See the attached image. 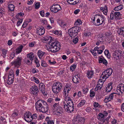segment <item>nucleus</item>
Segmentation results:
<instances>
[{
  "mask_svg": "<svg viewBox=\"0 0 124 124\" xmlns=\"http://www.w3.org/2000/svg\"><path fill=\"white\" fill-rule=\"evenodd\" d=\"M115 94V93H113L109 95L106 96L104 100V102L105 103H107L111 101L113 98L114 94Z\"/></svg>",
  "mask_w": 124,
  "mask_h": 124,
  "instance_id": "16",
  "label": "nucleus"
},
{
  "mask_svg": "<svg viewBox=\"0 0 124 124\" xmlns=\"http://www.w3.org/2000/svg\"><path fill=\"white\" fill-rule=\"evenodd\" d=\"M104 53L106 55H107V57L109 59L110 58V54L109 53V51L107 50H105L104 52Z\"/></svg>",
  "mask_w": 124,
  "mask_h": 124,
  "instance_id": "36",
  "label": "nucleus"
},
{
  "mask_svg": "<svg viewBox=\"0 0 124 124\" xmlns=\"http://www.w3.org/2000/svg\"><path fill=\"white\" fill-rule=\"evenodd\" d=\"M45 52L40 50L38 51V55L39 58L41 59L42 57L45 54Z\"/></svg>",
  "mask_w": 124,
  "mask_h": 124,
  "instance_id": "29",
  "label": "nucleus"
},
{
  "mask_svg": "<svg viewBox=\"0 0 124 124\" xmlns=\"http://www.w3.org/2000/svg\"><path fill=\"white\" fill-rule=\"evenodd\" d=\"M36 33L39 35H41L45 33V30L44 28L42 26L38 27L36 30Z\"/></svg>",
  "mask_w": 124,
  "mask_h": 124,
  "instance_id": "14",
  "label": "nucleus"
},
{
  "mask_svg": "<svg viewBox=\"0 0 124 124\" xmlns=\"http://www.w3.org/2000/svg\"><path fill=\"white\" fill-rule=\"evenodd\" d=\"M100 10L103 12V13L104 15H107L108 12V9L106 6H105L104 7H101Z\"/></svg>",
  "mask_w": 124,
  "mask_h": 124,
  "instance_id": "23",
  "label": "nucleus"
},
{
  "mask_svg": "<svg viewBox=\"0 0 124 124\" xmlns=\"http://www.w3.org/2000/svg\"><path fill=\"white\" fill-rule=\"evenodd\" d=\"M53 33L59 37H61L62 35V32L61 31H58L55 30L53 31Z\"/></svg>",
  "mask_w": 124,
  "mask_h": 124,
  "instance_id": "30",
  "label": "nucleus"
},
{
  "mask_svg": "<svg viewBox=\"0 0 124 124\" xmlns=\"http://www.w3.org/2000/svg\"><path fill=\"white\" fill-rule=\"evenodd\" d=\"M93 23L94 24L96 25L99 26L102 24L103 23H105V18L102 15L100 16L95 21V18L94 17V19L93 20Z\"/></svg>",
  "mask_w": 124,
  "mask_h": 124,
  "instance_id": "6",
  "label": "nucleus"
},
{
  "mask_svg": "<svg viewBox=\"0 0 124 124\" xmlns=\"http://www.w3.org/2000/svg\"><path fill=\"white\" fill-rule=\"evenodd\" d=\"M40 7V3H36L35 5V8L36 9H38Z\"/></svg>",
  "mask_w": 124,
  "mask_h": 124,
  "instance_id": "64",
  "label": "nucleus"
},
{
  "mask_svg": "<svg viewBox=\"0 0 124 124\" xmlns=\"http://www.w3.org/2000/svg\"><path fill=\"white\" fill-rule=\"evenodd\" d=\"M32 72L33 73H38L39 72L38 70L36 68L33 69L32 71Z\"/></svg>",
  "mask_w": 124,
  "mask_h": 124,
  "instance_id": "58",
  "label": "nucleus"
},
{
  "mask_svg": "<svg viewBox=\"0 0 124 124\" xmlns=\"http://www.w3.org/2000/svg\"><path fill=\"white\" fill-rule=\"evenodd\" d=\"M62 9L61 7L59 5L54 4L52 6L50 10L52 12L55 13L61 10Z\"/></svg>",
  "mask_w": 124,
  "mask_h": 124,
  "instance_id": "10",
  "label": "nucleus"
},
{
  "mask_svg": "<svg viewBox=\"0 0 124 124\" xmlns=\"http://www.w3.org/2000/svg\"><path fill=\"white\" fill-rule=\"evenodd\" d=\"M35 108L38 111L43 113L47 112L48 110V105L46 102L43 100H39L35 104Z\"/></svg>",
  "mask_w": 124,
  "mask_h": 124,
  "instance_id": "2",
  "label": "nucleus"
},
{
  "mask_svg": "<svg viewBox=\"0 0 124 124\" xmlns=\"http://www.w3.org/2000/svg\"><path fill=\"white\" fill-rule=\"evenodd\" d=\"M76 68V65L75 64L72 65L70 68V70L73 71L74 70L75 68Z\"/></svg>",
  "mask_w": 124,
  "mask_h": 124,
  "instance_id": "46",
  "label": "nucleus"
},
{
  "mask_svg": "<svg viewBox=\"0 0 124 124\" xmlns=\"http://www.w3.org/2000/svg\"><path fill=\"white\" fill-rule=\"evenodd\" d=\"M71 88L69 86L66 85L64 88L63 94L64 101L63 104V106L66 111L71 113L74 110L73 104L70 99L68 96L69 92Z\"/></svg>",
  "mask_w": 124,
  "mask_h": 124,
  "instance_id": "1",
  "label": "nucleus"
},
{
  "mask_svg": "<svg viewBox=\"0 0 124 124\" xmlns=\"http://www.w3.org/2000/svg\"><path fill=\"white\" fill-rule=\"evenodd\" d=\"M81 29V28L78 26L71 28L69 30V34L71 37H74L80 31Z\"/></svg>",
  "mask_w": 124,
  "mask_h": 124,
  "instance_id": "5",
  "label": "nucleus"
},
{
  "mask_svg": "<svg viewBox=\"0 0 124 124\" xmlns=\"http://www.w3.org/2000/svg\"><path fill=\"white\" fill-rule=\"evenodd\" d=\"M28 24V23L25 21L24 22L22 26V27L23 28H24Z\"/></svg>",
  "mask_w": 124,
  "mask_h": 124,
  "instance_id": "63",
  "label": "nucleus"
},
{
  "mask_svg": "<svg viewBox=\"0 0 124 124\" xmlns=\"http://www.w3.org/2000/svg\"><path fill=\"white\" fill-rule=\"evenodd\" d=\"M113 58L114 59L118 60L119 59V57L114 52L113 54Z\"/></svg>",
  "mask_w": 124,
  "mask_h": 124,
  "instance_id": "42",
  "label": "nucleus"
},
{
  "mask_svg": "<svg viewBox=\"0 0 124 124\" xmlns=\"http://www.w3.org/2000/svg\"><path fill=\"white\" fill-rule=\"evenodd\" d=\"M93 105L94 107L95 108H98L99 107V104L98 103L96 102H94L93 103Z\"/></svg>",
  "mask_w": 124,
  "mask_h": 124,
  "instance_id": "56",
  "label": "nucleus"
},
{
  "mask_svg": "<svg viewBox=\"0 0 124 124\" xmlns=\"http://www.w3.org/2000/svg\"><path fill=\"white\" fill-rule=\"evenodd\" d=\"M13 78L8 77V79L7 81V83L8 85H10L13 83Z\"/></svg>",
  "mask_w": 124,
  "mask_h": 124,
  "instance_id": "38",
  "label": "nucleus"
},
{
  "mask_svg": "<svg viewBox=\"0 0 124 124\" xmlns=\"http://www.w3.org/2000/svg\"><path fill=\"white\" fill-rule=\"evenodd\" d=\"M102 86L98 84L95 89V91H97L98 90H100Z\"/></svg>",
  "mask_w": 124,
  "mask_h": 124,
  "instance_id": "44",
  "label": "nucleus"
},
{
  "mask_svg": "<svg viewBox=\"0 0 124 124\" xmlns=\"http://www.w3.org/2000/svg\"><path fill=\"white\" fill-rule=\"evenodd\" d=\"M27 57L32 61L36 58V55L34 54L32 52H31L30 53L27 54L26 55Z\"/></svg>",
  "mask_w": 124,
  "mask_h": 124,
  "instance_id": "19",
  "label": "nucleus"
},
{
  "mask_svg": "<svg viewBox=\"0 0 124 124\" xmlns=\"http://www.w3.org/2000/svg\"><path fill=\"white\" fill-rule=\"evenodd\" d=\"M85 119L82 117L77 116L72 120V122L74 124H83L85 122Z\"/></svg>",
  "mask_w": 124,
  "mask_h": 124,
  "instance_id": "9",
  "label": "nucleus"
},
{
  "mask_svg": "<svg viewBox=\"0 0 124 124\" xmlns=\"http://www.w3.org/2000/svg\"><path fill=\"white\" fill-rule=\"evenodd\" d=\"M35 62L36 64L37 65L36 67H39L40 66V64L38 60L37 59H36L35 60Z\"/></svg>",
  "mask_w": 124,
  "mask_h": 124,
  "instance_id": "61",
  "label": "nucleus"
},
{
  "mask_svg": "<svg viewBox=\"0 0 124 124\" xmlns=\"http://www.w3.org/2000/svg\"><path fill=\"white\" fill-rule=\"evenodd\" d=\"M105 48V47L104 46H101L98 47V46H96L94 48V49H98L100 50H101L103 51L104 49Z\"/></svg>",
  "mask_w": 124,
  "mask_h": 124,
  "instance_id": "39",
  "label": "nucleus"
},
{
  "mask_svg": "<svg viewBox=\"0 0 124 124\" xmlns=\"http://www.w3.org/2000/svg\"><path fill=\"white\" fill-rule=\"evenodd\" d=\"M23 21V19H21L17 22V26H19L20 24L22 23Z\"/></svg>",
  "mask_w": 124,
  "mask_h": 124,
  "instance_id": "59",
  "label": "nucleus"
},
{
  "mask_svg": "<svg viewBox=\"0 0 124 124\" xmlns=\"http://www.w3.org/2000/svg\"><path fill=\"white\" fill-rule=\"evenodd\" d=\"M24 119L28 122H31L32 120L31 117V113L30 112H26L24 115Z\"/></svg>",
  "mask_w": 124,
  "mask_h": 124,
  "instance_id": "13",
  "label": "nucleus"
},
{
  "mask_svg": "<svg viewBox=\"0 0 124 124\" xmlns=\"http://www.w3.org/2000/svg\"><path fill=\"white\" fill-rule=\"evenodd\" d=\"M112 72V70L111 69H108L102 73L100 78L102 79H106L110 76Z\"/></svg>",
  "mask_w": 124,
  "mask_h": 124,
  "instance_id": "8",
  "label": "nucleus"
},
{
  "mask_svg": "<svg viewBox=\"0 0 124 124\" xmlns=\"http://www.w3.org/2000/svg\"><path fill=\"white\" fill-rule=\"evenodd\" d=\"M89 89L88 88L83 89L82 91L83 94H87L88 92Z\"/></svg>",
  "mask_w": 124,
  "mask_h": 124,
  "instance_id": "45",
  "label": "nucleus"
},
{
  "mask_svg": "<svg viewBox=\"0 0 124 124\" xmlns=\"http://www.w3.org/2000/svg\"><path fill=\"white\" fill-rule=\"evenodd\" d=\"M96 50H95V49L93 50H91L90 51L91 52L92 54L94 56H96L97 55V53L96 52Z\"/></svg>",
  "mask_w": 124,
  "mask_h": 124,
  "instance_id": "54",
  "label": "nucleus"
},
{
  "mask_svg": "<svg viewBox=\"0 0 124 124\" xmlns=\"http://www.w3.org/2000/svg\"><path fill=\"white\" fill-rule=\"evenodd\" d=\"M46 46L50 49L51 52L53 53L59 51L61 47L60 43L58 41H54L49 42L47 44Z\"/></svg>",
  "mask_w": 124,
  "mask_h": 124,
  "instance_id": "3",
  "label": "nucleus"
},
{
  "mask_svg": "<svg viewBox=\"0 0 124 124\" xmlns=\"http://www.w3.org/2000/svg\"><path fill=\"white\" fill-rule=\"evenodd\" d=\"M8 8L9 10L11 11H13L14 9V6L12 4H10L8 6Z\"/></svg>",
  "mask_w": 124,
  "mask_h": 124,
  "instance_id": "34",
  "label": "nucleus"
},
{
  "mask_svg": "<svg viewBox=\"0 0 124 124\" xmlns=\"http://www.w3.org/2000/svg\"><path fill=\"white\" fill-rule=\"evenodd\" d=\"M86 102V101L84 100H82L80 103L78 104V107H81L84 105Z\"/></svg>",
  "mask_w": 124,
  "mask_h": 124,
  "instance_id": "32",
  "label": "nucleus"
},
{
  "mask_svg": "<svg viewBox=\"0 0 124 124\" xmlns=\"http://www.w3.org/2000/svg\"><path fill=\"white\" fill-rule=\"evenodd\" d=\"M90 96L92 98L95 95V94L93 90H91L90 92Z\"/></svg>",
  "mask_w": 124,
  "mask_h": 124,
  "instance_id": "37",
  "label": "nucleus"
},
{
  "mask_svg": "<svg viewBox=\"0 0 124 124\" xmlns=\"http://www.w3.org/2000/svg\"><path fill=\"white\" fill-rule=\"evenodd\" d=\"M36 44L35 42H30L29 44V46L30 47H32L34 46V45Z\"/></svg>",
  "mask_w": 124,
  "mask_h": 124,
  "instance_id": "52",
  "label": "nucleus"
},
{
  "mask_svg": "<svg viewBox=\"0 0 124 124\" xmlns=\"http://www.w3.org/2000/svg\"><path fill=\"white\" fill-rule=\"evenodd\" d=\"M117 93L120 94L123 93L124 92V84H120L118 85L116 90Z\"/></svg>",
  "mask_w": 124,
  "mask_h": 124,
  "instance_id": "11",
  "label": "nucleus"
},
{
  "mask_svg": "<svg viewBox=\"0 0 124 124\" xmlns=\"http://www.w3.org/2000/svg\"><path fill=\"white\" fill-rule=\"evenodd\" d=\"M78 39L77 38H76L73 39V42L74 43L76 44L78 42Z\"/></svg>",
  "mask_w": 124,
  "mask_h": 124,
  "instance_id": "62",
  "label": "nucleus"
},
{
  "mask_svg": "<svg viewBox=\"0 0 124 124\" xmlns=\"http://www.w3.org/2000/svg\"><path fill=\"white\" fill-rule=\"evenodd\" d=\"M23 46L22 45L19 46L16 50V52L17 54H19L21 52Z\"/></svg>",
  "mask_w": 124,
  "mask_h": 124,
  "instance_id": "26",
  "label": "nucleus"
},
{
  "mask_svg": "<svg viewBox=\"0 0 124 124\" xmlns=\"http://www.w3.org/2000/svg\"><path fill=\"white\" fill-rule=\"evenodd\" d=\"M39 88L41 92L43 95H45L46 93H45V88L44 84L42 83H40L39 84Z\"/></svg>",
  "mask_w": 124,
  "mask_h": 124,
  "instance_id": "17",
  "label": "nucleus"
},
{
  "mask_svg": "<svg viewBox=\"0 0 124 124\" xmlns=\"http://www.w3.org/2000/svg\"><path fill=\"white\" fill-rule=\"evenodd\" d=\"M41 66L42 67H46L47 66V64L43 60H41Z\"/></svg>",
  "mask_w": 124,
  "mask_h": 124,
  "instance_id": "47",
  "label": "nucleus"
},
{
  "mask_svg": "<svg viewBox=\"0 0 124 124\" xmlns=\"http://www.w3.org/2000/svg\"><path fill=\"white\" fill-rule=\"evenodd\" d=\"M53 111L54 114L58 116H61L63 113L62 108L59 106L58 103H55L53 105Z\"/></svg>",
  "mask_w": 124,
  "mask_h": 124,
  "instance_id": "4",
  "label": "nucleus"
},
{
  "mask_svg": "<svg viewBox=\"0 0 124 124\" xmlns=\"http://www.w3.org/2000/svg\"><path fill=\"white\" fill-rule=\"evenodd\" d=\"M78 96H77V98L78 99L79 97H80L82 96V93L80 91H79L77 93Z\"/></svg>",
  "mask_w": 124,
  "mask_h": 124,
  "instance_id": "57",
  "label": "nucleus"
},
{
  "mask_svg": "<svg viewBox=\"0 0 124 124\" xmlns=\"http://www.w3.org/2000/svg\"><path fill=\"white\" fill-rule=\"evenodd\" d=\"M18 115L17 114L16 112L13 113L11 115V117L13 118H16Z\"/></svg>",
  "mask_w": 124,
  "mask_h": 124,
  "instance_id": "53",
  "label": "nucleus"
},
{
  "mask_svg": "<svg viewBox=\"0 0 124 124\" xmlns=\"http://www.w3.org/2000/svg\"><path fill=\"white\" fill-rule=\"evenodd\" d=\"M30 91L31 94L37 96L39 92L38 89L36 85L32 86L31 88Z\"/></svg>",
  "mask_w": 124,
  "mask_h": 124,
  "instance_id": "12",
  "label": "nucleus"
},
{
  "mask_svg": "<svg viewBox=\"0 0 124 124\" xmlns=\"http://www.w3.org/2000/svg\"><path fill=\"white\" fill-rule=\"evenodd\" d=\"M49 63L51 65H54L56 63V62L53 60H49Z\"/></svg>",
  "mask_w": 124,
  "mask_h": 124,
  "instance_id": "50",
  "label": "nucleus"
},
{
  "mask_svg": "<svg viewBox=\"0 0 124 124\" xmlns=\"http://www.w3.org/2000/svg\"><path fill=\"white\" fill-rule=\"evenodd\" d=\"M22 59V57H18L15 60L13 61L12 63L16 66H19L21 65Z\"/></svg>",
  "mask_w": 124,
  "mask_h": 124,
  "instance_id": "15",
  "label": "nucleus"
},
{
  "mask_svg": "<svg viewBox=\"0 0 124 124\" xmlns=\"http://www.w3.org/2000/svg\"><path fill=\"white\" fill-rule=\"evenodd\" d=\"M62 87V85L61 83L58 82L55 83L52 87V90L55 93H57L61 90Z\"/></svg>",
  "mask_w": 124,
  "mask_h": 124,
  "instance_id": "7",
  "label": "nucleus"
},
{
  "mask_svg": "<svg viewBox=\"0 0 124 124\" xmlns=\"http://www.w3.org/2000/svg\"><path fill=\"white\" fill-rule=\"evenodd\" d=\"M117 33L119 34L123 35L124 36V27L119 28L118 31Z\"/></svg>",
  "mask_w": 124,
  "mask_h": 124,
  "instance_id": "24",
  "label": "nucleus"
},
{
  "mask_svg": "<svg viewBox=\"0 0 124 124\" xmlns=\"http://www.w3.org/2000/svg\"><path fill=\"white\" fill-rule=\"evenodd\" d=\"M94 72L92 71H89L87 73V76L90 79L93 77L94 74Z\"/></svg>",
  "mask_w": 124,
  "mask_h": 124,
  "instance_id": "25",
  "label": "nucleus"
},
{
  "mask_svg": "<svg viewBox=\"0 0 124 124\" xmlns=\"http://www.w3.org/2000/svg\"><path fill=\"white\" fill-rule=\"evenodd\" d=\"M38 117V115L36 113L33 114L31 116V117L32 119V120L33 119H36Z\"/></svg>",
  "mask_w": 124,
  "mask_h": 124,
  "instance_id": "51",
  "label": "nucleus"
},
{
  "mask_svg": "<svg viewBox=\"0 0 124 124\" xmlns=\"http://www.w3.org/2000/svg\"><path fill=\"white\" fill-rule=\"evenodd\" d=\"M82 23V21L80 19H78L75 22V25H79L81 24Z\"/></svg>",
  "mask_w": 124,
  "mask_h": 124,
  "instance_id": "41",
  "label": "nucleus"
},
{
  "mask_svg": "<svg viewBox=\"0 0 124 124\" xmlns=\"http://www.w3.org/2000/svg\"><path fill=\"white\" fill-rule=\"evenodd\" d=\"M99 62L100 63H102L103 64L106 65L108 64L107 61L102 56H101L100 57Z\"/></svg>",
  "mask_w": 124,
  "mask_h": 124,
  "instance_id": "20",
  "label": "nucleus"
},
{
  "mask_svg": "<svg viewBox=\"0 0 124 124\" xmlns=\"http://www.w3.org/2000/svg\"><path fill=\"white\" fill-rule=\"evenodd\" d=\"M53 39L50 36H45L44 37L43 39V40L45 41H48L49 40L50 41L49 42L52 41V40Z\"/></svg>",
  "mask_w": 124,
  "mask_h": 124,
  "instance_id": "28",
  "label": "nucleus"
},
{
  "mask_svg": "<svg viewBox=\"0 0 124 124\" xmlns=\"http://www.w3.org/2000/svg\"><path fill=\"white\" fill-rule=\"evenodd\" d=\"M114 53L120 58L122 56V52L120 51L117 50Z\"/></svg>",
  "mask_w": 124,
  "mask_h": 124,
  "instance_id": "35",
  "label": "nucleus"
},
{
  "mask_svg": "<svg viewBox=\"0 0 124 124\" xmlns=\"http://www.w3.org/2000/svg\"><path fill=\"white\" fill-rule=\"evenodd\" d=\"M123 6L122 5H119L114 8V10L116 11H118L123 9Z\"/></svg>",
  "mask_w": 124,
  "mask_h": 124,
  "instance_id": "31",
  "label": "nucleus"
},
{
  "mask_svg": "<svg viewBox=\"0 0 124 124\" xmlns=\"http://www.w3.org/2000/svg\"><path fill=\"white\" fill-rule=\"evenodd\" d=\"M7 51V50L6 49H4L2 50V56L3 58H4L6 56Z\"/></svg>",
  "mask_w": 124,
  "mask_h": 124,
  "instance_id": "43",
  "label": "nucleus"
},
{
  "mask_svg": "<svg viewBox=\"0 0 124 124\" xmlns=\"http://www.w3.org/2000/svg\"><path fill=\"white\" fill-rule=\"evenodd\" d=\"M28 58H25L24 60V62L28 65H30L31 64L32 62H30V60Z\"/></svg>",
  "mask_w": 124,
  "mask_h": 124,
  "instance_id": "33",
  "label": "nucleus"
},
{
  "mask_svg": "<svg viewBox=\"0 0 124 124\" xmlns=\"http://www.w3.org/2000/svg\"><path fill=\"white\" fill-rule=\"evenodd\" d=\"M112 83H109L108 84L107 87L106 88V91L107 92H109L111 91L112 89Z\"/></svg>",
  "mask_w": 124,
  "mask_h": 124,
  "instance_id": "27",
  "label": "nucleus"
},
{
  "mask_svg": "<svg viewBox=\"0 0 124 124\" xmlns=\"http://www.w3.org/2000/svg\"><path fill=\"white\" fill-rule=\"evenodd\" d=\"M14 71L12 70H10L9 72L8 77L14 78Z\"/></svg>",
  "mask_w": 124,
  "mask_h": 124,
  "instance_id": "40",
  "label": "nucleus"
},
{
  "mask_svg": "<svg viewBox=\"0 0 124 124\" xmlns=\"http://www.w3.org/2000/svg\"><path fill=\"white\" fill-rule=\"evenodd\" d=\"M103 83V82L102 80L101 79H99L98 82V84H99L100 85H101L102 86Z\"/></svg>",
  "mask_w": 124,
  "mask_h": 124,
  "instance_id": "55",
  "label": "nucleus"
},
{
  "mask_svg": "<svg viewBox=\"0 0 124 124\" xmlns=\"http://www.w3.org/2000/svg\"><path fill=\"white\" fill-rule=\"evenodd\" d=\"M91 35V33L89 32H86L84 33V36L86 37H89Z\"/></svg>",
  "mask_w": 124,
  "mask_h": 124,
  "instance_id": "49",
  "label": "nucleus"
},
{
  "mask_svg": "<svg viewBox=\"0 0 124 124\" xmlns=\"http://www.w3.org/2000/svg\"><path fill=\"white\" fill-rule=\"evenodd\" d=\"M45 121L46 122L47 124H54V120H53L52 117L47 116L45 119Z\"/></svg>",
  "mask_w": 124,
  "mask_h": 124,
  "instance_id": "18",
  "label": "nucleus"
},
{
  "mask_svg": "<svg viewBox=\"0 0 124 124\" xmlns=\"http://www.w3.org/2000/svg\"><path fill=\"white\" fill-rule=\"evenodd\" d=\"M79 78L78 75H75L73 76L72 80L74 83L75 84H78L79 83Z\"/></svg>",
  "mask_w": 124,
  "mask_h": 124,
  "instance_id": "21",
  "label": "nucleus"
},
{
  "mask_svg": "<svg viewBox=\"0 0 124 124\" xmlns=\"http://www.w3.org/2000/svg\"><path fill=\"white\" fill-rule=\"evenodd\" d=\"M33 81L37 84H38L39 83V81L38 79L35 77H33Z\"/></svg>",
  "mask_w": 124,
  "mask_h": 124,
  "instance_id": "48",
  "label": "nucleus"
},
{
  "mask_svg": "<svg viewBox=\"0 0 124 124\" xmlns=\"http://www.w3.org/2000/svg\"><path fill=\"white\" fill-rule=\"evenodd\" d=\"M47 101L49 103H53L54 102V100L52 98H50L48 99Z\"/></svg>",
  "mask_w": 124,
  "mask_h": 124,
  "instance_id": "60",
  "label": "nucleus"
},
{
  "mask_svg": "<svg viewBox=\"0 0 124 124\" xmlns=\"http://www.w3.org/2000/svg\"><path fill=\"white\" fill-rule=\"evenodd\" d=\"M114 18L116 19H119L121 16L122 14L119 12H115L114 13Z\"/></svg>",
  "mask_w": 124,
  "mask_h": 124,
  "instance_id": "22",
  "label": "nucleus"
}]
</instances>
